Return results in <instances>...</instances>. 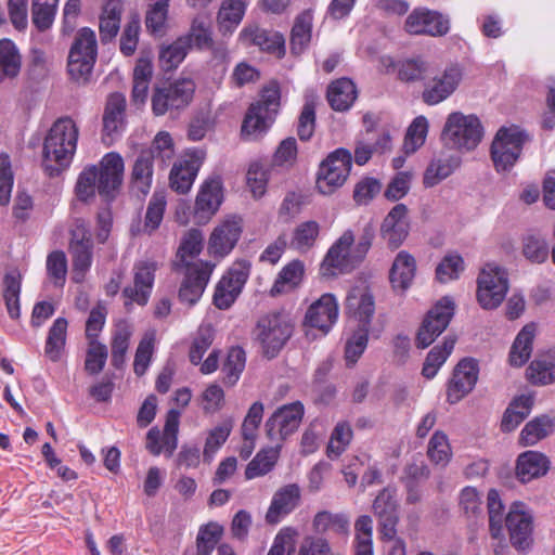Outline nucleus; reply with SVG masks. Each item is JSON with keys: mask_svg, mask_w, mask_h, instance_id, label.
<instances>
[{"mask_svg": "<svg viewBox=\"0 0 555 555\" xmlns=\"http://www.w3.org/2000/svg\"><path fill=\"white\" fill-rule=\"evenodd\" d=\"M214 343V331L210 326H201L194 337L190 351L189 359L193 365H199L204 354L211 347Z\"/></svg>", "mask_w": 555, "mask_h": 555, "instance_id": "64", "label": "nucleus"}, {"mask_svg": "<svg viewBox=\"0 0 555 555\" xmlns=\"http://www.w3.org/2000/svg\"><path fill=\"white\" fill-rule=\"evenodd\" d=\"M305 415V406L300 401L284 404L274 411L266 422V434L272 442H282L294 434Z\"/></svg>", "mask_w": 555, "mask_h": 555, "instance_id": "14", "label": "nucleus"}, {"mask_svg": "<svg viewBox=\"0 0 555 555\" xmlns=\"http://www.w3.org/2000/svg\"><path fill=\"white\" fill-rule=\"evenodd\" d=\"M415 273V258L405 250L399 251L389 272V281L392 288L395 291L405 292L412 285Z\"/></svg>", "mask_w": 555, "mask_h": 555, "instance_id": "31", "label": "nucleus"}, {"mask_svg": "<svg viewBox=\"0 0 555 555\" xmlns=\"http://www.w3.org/2000/svg\"><path fill=\"white\" fill-rule=\"evenodd\" d=\"M479 365L475 359L461 360L453 370L452 378L448 384V402L454 404L467 396L478 380Z\"/></svg>", "mask_w": 555, "mask_h": 555, "instance_id": "21", "label": "nucleus"}, {"mask_svg": "<svg viewBox=\"0 0 555 555\" xmlns=\"http://www.w3.org/2000/svg\"><path fill=\"white\" fill-rule=\"evenodd\" d=\"M241 36L244 40L259 47L260 50L282 59L286 54L285 38L279 31L267 30L258 26L245 28Z\"/></svg>", "mask_w": 555, "mask_h": 555, "instance_id": "29", "label": "nucleus"}, {"mask_svg": "<svg viewBox=\"0 0 555 555\" xmlns=\"http://www.w3.org/2000/svg\"><path fill=\"white\" fill-rule=\"evenodd\" d=\"M203 249V234L197 229L189 230L181 240L172 261V270L183 274L179 288V299L189 305H195L203 296L210 280L215 264L199 260Z\"/></svg>", "mask_w": 555, "mask_h": 555, "instance_id": "1", "label": "nucleus"}, {"mask_svg": "<svg viewBox=\"0 0 555 555\" xmlns=\"http://www.w3.org/2000/svg\"><path fill=\"white\" fill-rule=\"evenodd\" d=\"M304 266L299 260H294L282 268L270 289V295L275 297L295 288L302 279Z\"/></svg>", "mask_w": 555, "mask_h": 555, "instance_id": "45", "label": "nucleus"}, {"mask_svg": "<svg viewBox=\"0 0 555 555\" xmlns=\"http://www.w3.org/2000/svg\"><path fill=\"white\" fill-rule=\"evenodd\" d=\"M358 92L353 81L349 78H339L333 81L326 92L330 106L336 112L348 111L357 99Z\"/></svg>", "mask_w": 555, "mask_h": 555, "instance_id": "34", "label": "nucleus"}, {"mask_svg": "<svg viewBox=\"0 0 555 555\" xmlns=\"http://www.w3.org/2000/svg\"><path fill=\"white\" fill-rule=\"evenodd\" d=\"M548 245L540 235L530 233L522 238V255L532 263H543L548 258Z\"/></svg>", "mask_w": 555, "mask_h": 555, "instance_id": "56", "label": "nucleus"}, {"mask_svg": "<svg viewBox=\"0 0 555 555\" xmlns=\"http://www.w3.org/2000/svg\"><path fill=\"white\" fill-rule=\"evenodd\" d=\"M125 164L122 157L116 152L103 156L96 167L98 193L105 201H113L121 186Z\"/></svg>", "mask_w": 555, "mask_h": 555, "instance_id": "16", "label": "nucleus"}, {"mask_svg": "<svg viewBox=\"0 0 555 555\" xmlns=\"http://www.w3.org/2000/svg\"><path fill=\"white\" fill-rule=\"evenodd\" d=\"M352 167L349 150L339 147L327 155L321 163L317 175V189L321 194L330 195L347 180Z\"/></svg>", "mask_w": 555, "mask_h": 555, "instance_id": "7", "label": "nucleus"}, {"mask_svg": "<svg viewBox=\"0 0 555 555\" xmlns=\"http://www.w3.org/2000/svg\"><path fill=\"white\" fill-rule=\"evenodd\" d=\"M338 318V304L334 295L323 294L308 308L304 324L327 334Z\"/></svg>", "mask_w": 555, "mask_h": 555, "instance_id": "23", "label": "nucleus"}, {"mask_svg": "<svg viewBox=\"0 0 555 555\" xmlns=\"http://www.w3.org/2000/svg\"><path fill=\"white\" fill-rule=\"evenodd\" d=\"M550 460L538 451H526L517 459L516 474L522 482L544 476L550 469Z\"/></svg>", "mask_w": 555, "mask_h": 555, "instance_id": "33", "label": "nucleus"}, {"mask_svg": "<svg viewBox=\"0 0 555 555\" xmlns=\"http://www.w3.org/2000/svg\"><path fill=\"white\" fill-rule=\"evenodd\" d=\"M170 0H155L145 13V27L153 35H163L168 20Z\"/></svg>", "mask_w": 555, "mask_h": 555, "instance_id": "51", "label": "nucleus"}, {"mask_svg": "<svg viewBox=\"0 0 555 555\" xmlns=\"http://www.w3.org/2000/svg\"><path fill=\"white\" fill-rule=\"evenodd\" d=\"M153 151H141L132 167V191L144 196L150 192L153 180Z\"/></svg>", "mask_w": 555, "mask_h": 555, "instance_id": "35", "label": "nucleus"}, {"mask_svg": "<svg viewBox=\"0 0 555 555\" xmlns=\"http://www.w3.org/2000/svg\"><path fill=\"white\" fill-rule=\"evenodd\" d=\"M391 147V137L388 131H382L376 138L359 137L354 143V163L364 166L374 154H384Z\"/></svg>", "mask_w": 555, "mask_h": 555, "instance_id": "32", "label": "nucleus"}, {"mask_svg": "<svg viewBox=\"0 0 555 555\" xmlns=\"http://www.w3.org/2000/svg\"><path fill=\"white\" fill-rule=\"evenodd\" d=\"M281 86L270 80L259 91L258 100L250 103L241 126V137L245 141H259L271 129L281 109Z\"/></svg>", "mask_w": 555, "mask_h": 555, "instance_id": "3", "label": "nucleus"}, {"mask_svg": "<svg viewBox=\"0 0 555 555\" xmlns=\"http://www.w3.org/2000/svg\"><path fill=\"white\" fill-rule=\"evenodd\" d=\"M537 334V324H526L517 334L509 351L508 360L511 365L520 367L529 360L532 352L533 339Z\"/></svg>", "mask_w": 555, "mask_h": 555, "instance_id": "37", "label": "nucleus"}, {"mask_svg": "<svg viewBox=\"0 0 555 555\" xmlns=\"http://www.w3.org/2000/svg\"><path fill=\"white\" fill-rule=\"evenodd\" d=\"M194 92L195 83L189 78L157 88L152 95V111L156 116H163L168 111L182 109L191 103Z\"/></svg>", "mask_w": 555, "mask_h": 555, "instance_id": "9", "label": "nucleus"}, {"mask_svg": "<svg viewBox=\"0 0 555 555\" xmlns=\"http://www.w3.org/2000/svg\"><path fill=\"white\" fill-rule=\"evenodd\" d=\"M352 436V429L348 423H338L335 426L327 444V456L330 459L340 456L349 446Z\"/></svg>", "mask_w": 555, "mask_h": 555, "instance_id": "62", "label": "nucleus"}, {"mask_svg": "<svg viewBox=\"0 0 555 555\" xmlns=\"http://www.w3.org/2000/svg\"><path fill=\"white\" fill-rule=\"evenodd\" d=\"M312 527L314 532L319 534L345 537L349 532V518L343 513L321 511L314 515Z\"/></svg>", "mask_w": 555, "mask_h": 555, "instance_id": "40", "label": "nucleus"}, {"mask_svg": "<svg viewBox=\"0 0 555 555\" xmlns=\"http://www.w3.org/2000/svg\"><path fill=\"white\" fill-rule=\"evenodd\" d=\"M527 377L533 385L552 384L555 382V363L546 358H537L527 367Z\"/></svg>", "mask_w": 555, "mask_h": 555, "instance_id": "57", "label": "nucleus"}, {"mask_svg": "<svg viewBox=\"0 0 555 555\" xmlns=\"http://www.w3.org/2000/svg\"><path fill=\"white\" fill-rule=\"evenodd\" d=\"M533 403L534 397L530 393L516 397L503 414L501 430L503 433H511L515 430L530 414Z\"/></svg>", "mask_w": 555, "mask_h": 555, "instance_id": "36", "label": "nucleus"}, {"mask_svg": "<svg viewBox=\"0 0 555 555\" xmlns=\"http://www.w3.org/2000/svg\"><path fill=\"white\" fill-rule=\"evenodd\" d=\"M3 284V299L8 313L11 319L17 320L21 317V278L13 273H8L4 276Z\"/></svg>", "mask_w": 555, "mask_h": 555, "instance_id": "53", "label": "nucleus"}, {"mask_svg": "<svg viewBox=\"0 0 555 555\" xmlns=\"http://www.w3.org/2000/svg\"><path fill=\"white\" fill-rule=\"evenodd\" d=\"M455 338L446 337L442 346H435L427 354L422 369V375L427 378H434L439 369L447 361L454 349Z\"/></svg>", "mask_w": 555, "mask_h": 555, "instance_id": "47", "label": "nucleus"}, {"mask_svg": "<svg viewBox=\"0 0 555 555\" xmlns=\"http://www.w3.org/2000/svg\"><path fill=\"white\" fill-rule=\"evenodd\" d=\"M68 322L65 318L55 319L48 331L44 354L52 362H57L66 346Z\"/></svg>", "mask_w": 555, "mask_h": 555, "instance_id": "43", "label": "nucleus"}, {"mask_svg": "<svg viewBox=\"0 0 555 555\" xmlns=\"http://www.w3.org/2000/svg\"><path fill=\"white\" fill-rule=\"evenodd\" d=\"M520 506V503L513 504L506 515L505 522L512 545L518 551H525L533 542V526L531 515L519 509Z\"/></svg>", "mask_w": 555, "mask_h": 555, "instance_id": "22", "label": "nucleus"}, {"mask_svg": "<svg viewBox=\"0 0 555 555\" xmlns=\"http://www.w3.org/2000/svg\"><path fill=\"white\" fill-rule=\"evenodd\" d=\"M122 4L119 0H106L100 16V38L102 43L112 41L120 28Z\"/></svg>", "mask_w": 555, "mask_h": 555, "instance_id": "39", "label": "nucleus"}, {"mask_svg": "<svg viewBox=\"0 0 555 555\" xmlns=\"http://www.w3.org/2000/svg\"><path fill=\"white\" fill-rule=\"evenodd\" d=\"M204 157L205 153L203 151L194 150L176 162L169 175L171 190L179 194H186L197 177Z\"/></svg>", "mask_w": 555, "mask_h": 555, "instance_id": "20", "label": "nucleus"}, {"mask_svg": "<svg viewBox=\"0 0 555 555\" xmlns=\"http://www.w3.org/2000/svg\"><path fill=\"white\" fill-rule=\"evenodd\" d=\"M280 448L261 449L255 457L247 464L245 469V478L251 480L269 474L278 463L280 456Z\"/></svg>", "mask_w": 555, "mask_h": 555, "instance_id": "44", "label": "nucleus"}, {"mask_svg": "<svg viewBox=\"0 0 555 555\" xmlns=\"http://www.w3.org/2000/svg\"><path fill=\"white\" fill-rule=\"evenodd\" d=\"M454 314V302L443 297L426 314L416 335L417 348L430 346L435 339L448 327Z\"/></svg>", "mask_w": 555, "mask_h": 555, "instance_id": "15", "label": "nucleus"}, {"mask_svg": "<svg viewBox=\"0 0 555 555\" xmlns=\"http://www.w3.org/2000/svg\"><path fill=\"white\" fill-rule=\"evenodd\" d=\"M524 143L525 134L517 128H500L491 144V158L495 169L505 171L512 168L522 151Z\"/></svg>", "mask_w": 555, "mask_h": 555, "instance_id": "10", "label": "nucleus"}, {"mask_svg": "<svg viewBox=\"0 0 555 555\" xmlns=\"http://www.w3.org/2000/svg\"><path fill=\"white\" fill-rule=\"evenodd\" d=\"M126 112V98L124 94L112 93L106 102L103 114V141L111 144L121 132Z\"/></svg>", "mask_w": 555, "mask_h": 555, "instance_id": "28", "label": "nucleus"}, {"mask_svg": "<svg viewBox=\"0 0 555 555\" xmlns=\"http://www.w3.org/2000/svg\"><path fill=\"white\" fill-rule=\"evenodd\" d=\"M47 274L54 286L63 287L67 275V258L63 250H53L47 257Z\"/></svg>", "mask_w": 555, "mask_h": 555, "instance_id": "60", "label": "nucleus"}, {"mask_svg": "<svg viewBox=\"0 0 555 555\" xmlns=\"http://www.w3.org/2000/svg\"><path fill=\"white\" fill-rule=\"evenodd\" d=\"M482 138V126L475 115L451 113L442 131V140L451 147L474 150Z\"/></svg>", "mask_w": 555, "mask_h": 555, "instance_id": "6", "label": "nucleus"}, {"mask_svg": "<svg viewBox=\"0 0 555 555\" xmlns=\"http://www.w3.org/2000/svg\"><path fill=\"white\" fill-rule=\"evenodd\" d=\"M375 312V302L372 294L362 287H352L346 298V313L357 321L358 327L370 330Z\"/></svg>", "mask_w": 555, "mask_h": 555, "instance_id": "26", "label": "nucleus"}, {"mask_svg": "<svg viewBox=\"0 0 555 555\" xmlns=\"http://www.w3.org/2000/svg\"><path fill=\"white\" fill-rule=\"evenodd\" d=\"M300 499L301 491L297 483H288L281 487L272 496L266 513V522L269 525L279 524L299 505Z\"/></svg>", "mask_w": 555, "mask_h": 555, "instance_id": "25", "label": "nucleus"}, {"mask_svg": "<svg viewBox=\"0 0 555 555\" xmlns=\"http://www.w3.org/2000/svg\"><path fill=\"white\" fill-rule=\"evenodd\" d=\"M553 421L547 415H540L528 422L521 429L518 442L521 447L533 446L546 438L553 430Z\"/></svg>", "mask_w": 555, "mask_h": 555, "instance_id": "46", "label": "nucleus"}, {"mask_svg": "<svg viewBox=\"0 0 555 555\" xmlns=\"http://www.w3.org/2000/svg\"><path fill=\"white\" fill-rule=\"evenodd\" d=\"M408 208L404 204H397L385 217L380 233L390 249H397L409 233L406 219Z\"/></svg>", "mask_w": 555, "mask_h": 555, "instance_id": "27", "label": "nucleus"}, {"mask_svg": "<svg viewBox=\"0 0 555 555\" xmlns=\"http://www.w3.org/2000/svg\"><path fill=\"white\" fill-rule=\"evenodd\" d=\"M232 430L231 422H224L210 429L207 434L203 455L206 462H211L218 450L228 440Z\"/></svg>", "mask_w": 555, "mask_h": 555, "instance_id": "59", "label": "nucleus"}, {"mask_svg": "<svg viewBox=\"0 0 555 555\" xmlns=\"http://www.w3.org/2000/svg\"><path fill=\"white\" fill-rule=\"evenodd\" d=\"M427 455L436 465L446 466L450 462L452 450L449 439L443 431L437 430L431 436L428 442Z\"/></svg>", "mask_w": 555, "mask_h": 555, "instance_id": "58", "label": "nucleus"}, {"mask_svg": "<svg viewBox=\"0 0 555 555\" xmlns=\"http://www.w3.org/2000/svg\"><path fill=\"white\" fill-rule=\"evenodd\" d=\"M243 233V219L228 216L221 220L208 240V251L214 257L223 258L236 246Z\"/></svg>", "mask_w": 555, "mask_h": 555, "instance_id": "18", "label": "nucleus"}, {"mask_svg": "<svg viewBox=\"0 0 555 555\" xmlns=\"http://www.w3.org/2000/svg\"><path fill=\"white\" fill-rule=\"evenodd\" d=\"M22 68V55L16 44L10 39L0 40V83L14 79Z\"/></svg>", "mask_w": 555, "mask_h": 555, "instance_id": "42", "label": "nucleus"}, {"mask_svg": "<svg viewBox=\"0 0 555 555\" xmlns=\"http://www.w3.org/2000/svg\"><path fill=\"white\" fill-rule=\"evenodd\" d=\"M68 251L73 260V281L82 283L93 261V240L89 228L81 219L70 230Z\"/></svg>", "mask_w": 555, "mask_h": 555, "instance_id": "8", "label": "nucleus"}, {"mask_svg": "<svg viewBox=\"0 0 555 555\" xmlns=\"http://www.w3.org/2000/svg\"><path fill=\"white\" fill-rule=\"evenodd\" d=\"M320 232L321 225L318 221H301L292 232L289 247L300 254L308 253L315 246Z\"/></svg>", "mask_w": 555, "mask_h": 555, "instance_id": "41", "label": "nucleus"}, {"mask_svg": "<svg viewBox=\"0 0 555 555\" xmlns=\"http://www.w3.org/2000/svg\"><path fill=\"white\" fill-rule=\"evenodd\" d=\"M189 48L188 37H178L172 43L163 47L159 52V64L166 72L176 69L185 59Z\"/></svg>", "mask_w": 555, "mask_h": 555, "instance_id": "49", "label": "nucleus"}, {"mask_svg": "<svg viewBox=\"0 0 555 555\" xmlns=\"http://www.w3.org/2000/svg\"><path fill=\"white\" fill-rule=\"evenodd\" d=\"M166 196L164 192H154L152 195L144 217V231L149 234L157 230L163 221L166 210Z\"/></svg>", "mask_w": 555, "mask_h": 555, "instance_id": "55", "label": "nucleus"}, {"mask_svg": "<svg viewBox=\"0 0 555 555\" xmlns=\"http://www.w3.org/2000/svg\"><path fill=\"white\" fill-rule=\"evenodd\" d=\"M59 1L60 0H33L31 20L40 31H44L52 26Z\"/></svg>", "mask_w": 555, "mask_h": 555, "instance_id": "52", "label": "nucleus"}, {"mask_svg": "<svg viewBox=\"0 0 555 555\" xmlns=\"http://www.w3.org/2000/svg\"><path fill=\"white\" fill-rule=\"evenodd\" d=\"M463 79V69L457 64H451L443 70L437 72L424 82L422 100L427 105H437L452 95Z\"/></svg>", "mask_w": 555, "mask_h": 555, "instance_id": "13", "label": "nucleus"}, {"mask_svg": "<svg viewBox=\"0 0 555 555\" xmlns=\"http://www.w3.org/2000/svg\"><path fill=\"white\" fill-rule=\"evenodd\" d=\"M131 336L132 326L128 321L120 320L115 324L111 340V362L115 369L124 366Z\"/></svg>", "mask_w": 555, "mask_h": 555, "instance_id": "38", "label": "nucleus"}, {"mask_svg": "<svg viewBox=\"0 0 555 555\" xmlns=\"http://www.w3.org/2000/svg\"><path fill=\"white\" fill-rule=\"evenodd\" d=\"M79 128L70 117L57 118L51 126L43 143L42 166L53 178L72 163L76 153Z\"/></svg>", "mask_w": 555, "mask_h": 555, "instance_id": "2", "label": "nucleus"}, {"mask_svg": "<svg viewBox=\"0 0 555 555\" xmlns=\"http://www.w3.org/2000/svg\"><path fill=\"white\" fill-rule=\"evenodd\" d=\"M246 364V353L242 347L235 346L228 351L227 359L222 365L223 383L227 386H234Z\"/></svg>", "mask_w": 555, "mask_h": 555, "instance_id": "50", "label": "nucleus"}, {"mask_svg": "<svg viewBox=\"0 0 555 555\" xmlns=\"http://www.w3.org/2000/svg\"><path fill=\"white\" fill-rule=\"evenodd\" d=\"M428 131V121L424 116L416 117L409 126L403 149L406 154L414 153L424 143Z\"/></svg>", "mask_w": 555, "mask_h": 555, "instance_id": "61", "label": "nucleus"}, {"mask_svg": "<svg viewBox=\"0 0 555 555\" xmlns=\"http://www.w3.org/2000/svg\"><path fill=\"white\" fill-rule=\"evenodd\" d=\"M477 299L483 309H495L504 300L508 281L506 272L498 266L487 264L478 276Z\"/></svg>", "mask_w": 555, "mask_h": 555, "instance_id": "11", "label": "nucleus"}, {"mask_svg": "<svg viewBox=\"0 0 555 555\" xmlns=\"http://www.w3.org/2000/svg\"><path fill=\"white\" fill-rule=\"evenodd\" d=\"M180 412L171 409L166 415L163 433L158 427H152L146 434L145 448L154 456L165 453L172 456L178 447Z\"/></svg>", "mask_w": 555, "mask_h": 555, "instance_id": "17", "label": "nucleus"}, {"mask_svg": "<svg viewBox=\"0 0 555 555\" xmlns=\"http://www.w3.org/2000/svg\"><path fill=\"white\" fill-rule=\"evenodd\" d=\"M313 20L311 10H305L295 16L289 34V49L293 55H301L310 46Z\"/></svg>", "mask_w": 555, "mask_h": 555, "instance_id": "30", "label": "nucleus"}, {"mask_svg": "<svg viewBox=\"0 0 555 555\" xmlns=\"http://www.w3.org/2000/svg\"><path fill=\"white\" fill-rule=\"evenodd\" d=\"M293 332L294 325L287 315L281 312H269L258 319L253 335L259 343L262 354L273 359L285 347Z\"/></svg>", "mask_w": 555, "mask_h": 555, "instance_id": "5", "label": "nucleus"}, {"mask_svg": "<svg viewBox=\"0 0 555 555\" xmlns=\"http://www.w3.org/2000/svg\"><path fill=\"white\" fill-rule=\"evenodd\" d=\"M222 534V527L210 522L199 528L196 538V553L211 555Z\"/></svg>", "mask_w": 555, "mask_h": 555, "instance_id": "63", "label": "nucleus"}, {"mask_svg": "<svg viewBox=\"0 0 555 555\" xmlns=\"http://www.w3.org/2000/svg\"><path fill=\"white\" fill-rule=\"evenodd\" d=\"M98 59V41L95 33L89 27L80 28L68 53L67 73L77 85L90 81Z\"/></svg>", "mask_w": 555, "mask_h": 555, "instance_id": "4", "label": "nucleus"}, {"mask_svg": "<svg viewBox=\"0 0 555 555\" xmlns=\"http://www.w3.org/2000/svg\"><path fill=\"white\" fill-rule=\"evenodd\" d=\"M405 29L413 35L444 36L450 26L442 14L430 10H414L405 21Z\"/></svg>", "mask_w": 555, "mask_h": 555, "instance_id": "24", "label": "nucleus"}, {"mask_svg": "<svg viewBox=\"0 0 555 555\" xmlns=\"http://www.w3.org/2000/svg\"><path fill=\"white\" fill-rule=\"evenodd\" d=\"M356 242L354 234L351 230L345 231L330 247L321 266L320 272L323 276H335L339 273L348 272L359 261L352 250Z\"/></svg>", "mask_w": 555, "mask_h": 555, "instance_id": "12", "label": "nucleus"}, {"mask_svg": "<svg viewBox=\"0 0 555 555\" xmlns=\"http://www.w3.org/2000/svg\"><path fill=\"white\" fill-rule=\"evenodd\" d=\"M246 5L242 0H223L218 12L219 28L223 33H232L243 20Z\"/></svg>", "mask_w": 555, "mask_h": 555, "instance_id": "48", "label": "nucleus"}, {"mask_svg": "<svg viewBox=\"0 0 555 555\" xmlns=\"http://www.w3.org/2000/svg\"><path fill=\"white\" fill-rule=\"evenodd\" d=\"M223 202V186L220 177L203 182L197 193L193 218L197 224H206L219 210Z\"/></svg>", "mask_w": 555, "mask_h": 555, "instance_id": "19", "label": "nucleus"}, {"mask_svg": "<svg viewBox=\"0 0 555 555\" xmlns=\"http://www.w3.org/2000/svg\"><path fill=\"white\" fill-rule=\"evenodd\" d=\"M457 166L459 162L453 157L433 160L424 173V185L426 188L437 185L440 181L448 178Z\"/></svg>", "mask_w": 555, "mask_h": 555, "instance_id": "54", "label": "nucleus"}]
</instances>
